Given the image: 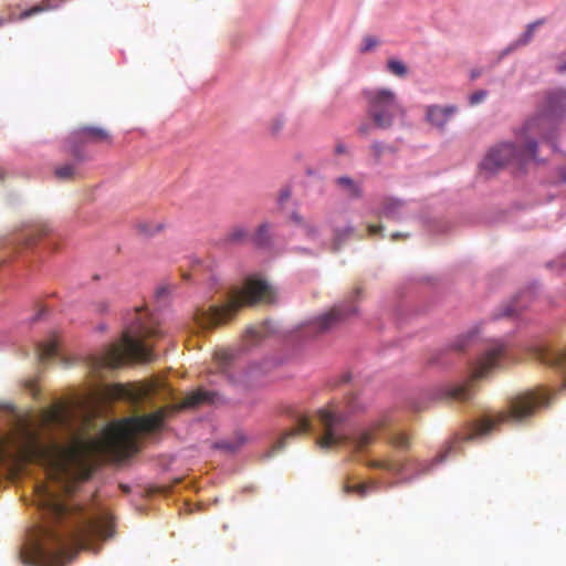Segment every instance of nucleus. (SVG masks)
<instances>
[{
  "mask_svg": "<svg viewBox=\"0 0 566 566\" xmlns=\"http://www.w3.org/2000/svg\"><path fill=\"white\" fill-rule=\"evenodd\" d=\"M164 419V410H158L111 423L97 437H85L74 430L73 411L66 406L55 405L49 409L38 408V432L44 426L70 432L72 441L59 449L60 458L65 467L78 465L93 458L124 459L132 455L137 451V436L159 429ZM36 454L39 463L45 457L39 436Z\"/></svg>",
  "mask_w": 566,
  "mask_h": 566,
  "instance_id": "obj_1",
  "label": "nucleus"
},
{
  "mask_svg": "<svg viewBox=\"0 0 566 566\" xmlns=\"http://www.w3.org/2000/svg\"><path fill=\"white\" fill-rule=\"evenodd\" d=\"M566 114V90L549 92L541 111L528 118L521 129V147L512 143H499L491 147L480 168L488 172H496L507 166L524 169L531 161L539 163L537 156L538 140L553 143L557 124ZM552 148L555 145L552 144Z\"/></svg>",
  "mask_w": 566,
  "mask_h": 566,
  "instance_id": "obj_2",
  "label": "nucleus"
},
{
  "mask_svg": "<svg viewBox=\"0 0 566 566\" xmlns=\"http://www.w3.org/2000/svg\"><path fill=\"white\" fill-rule=\"evenodd\" d=\"M135 315L118 343L109 345L103 354L88 358L87 365L94 376L101 377L105 368H118L127 361L149 363L155 359L146 342L161 338L164 332L144 311L136 310Z\"/></svg>",
  "mask_w": 566,
  "mask_h": 566,
  "instance_id": "obj_3",
  "label": "nucleus"
},
{
  "mask_svg": "<svg viewBox=\"0 0 566 566\" xmlns=\"http://www.w3.org/2000/svg\"><path fill=\"white\" fill-rule=\"evenodd\" d=\"M318 420L324 429V433L316 440L321 449H331L346 443H350L355 451H363L370 446L378 432L390 424L389 415L385 413L373 421L367 429L361 430L354 437L347 434L342 426L347 419V415L338 409L335 403H329L317 412Z\"/></svg>",
  "mask_w": 566,
  "mask_h": 566,
  "instance_id": "obj_4",
  "label": "nucleus"
},
{
  "mask_svg": "<svg viewBox=\"0 0 566 566\" xmlns=\"http://www.w3.org/2000/svg\"><path fill=\"white\" fill-rule=\"evenodd\" d=\"M272 301L273 292L265 281L248 277L242 287L231 290L226 304L197 308L195 321L200 328L211 329L229 321L242 306Z\"/></svg>",
  "mask_w": 566,
  "mask_h": 566,
  "instance_id": "obj_5",
  "label": "nucleus"
},
{
  "mask_svg": "<svg viewBox=\"0 0 566 566\" xmlns=\"http://www.w3.org/2000/svg\"><path fill=\"white\" fill-rule=\"evenodd\" d=\"M101 535V527L94 521L67 533L55 528H43L38 522V566L60 564L75 548L84 547L92 536Z\"/></svg>",
  "mask_w": 566,
  "mask_h": 566,
  "instance_id": "obj_6",
  "label": "nucleus"
},
{
  "mask_svg": "<svg viewBox=\"0 0 566 566\" xmlns=\"http://www.w3.org/2000/svg\"><path fill=\"white\" fill-rule=\"evenodd\" d=\"M549 401V396L541 388L517 395L510 400L507 409L478 420L468 439L486 436L501 423L522 421L533 416L538 408L548 406Z\"/></svg>",
  "mask_w": 566,
  "mask_h": 566,
  "instance_id": "obj_7",
  "label": "nucleus"
},
{
  "mask_svg": "<svg viewBox=\"0 0 566 566\" xmlns=\"http://www.w3.org/2000/svg\"><path fill=\"white\" fill-rule=\"evenodd\" d=\"M8 434L0 432V464L7 460H32L35 457V428L30 417L17 413Z\"/></svg>",
  "mask_w": 566,
  "mask_h": 566,
  "instance_id": "obj_8",
  "label": "nucleus"
},
{
  "mask_svg": "<svg viewBox=\"0 0 566 566\" xmlns=\"http://www.w3.org/2000/svg\"><path fill=\"white\" fill-rule=\"evenodd\" d=\"M504 356V344L496 342L476 359L472 366L471 377L465 382L447 388V397L458 401L470 400L474 394L473 384L488 377L492 370L500 367Z\"/></svg>",
  "mask_w": 566,
  "mask_h": 566,
  "instance_id": "obj_9",
  "label": "nucleus"
},
{
  "mask_svg": "<svg viewBox=\"0 0 566 566\" xmlns=\"http://www.w3.org/2000/svg\"><path fill=\"white\" fill-rule=\"evenodd\" d=\"M365 98L368 105V116L379 129L389 128L395 117L403 112L396 94L390 90L376 88L366 91Z\"/></svg>",
  "mask_w": 566,
  "mask_h": 566,
  "instance_id": "obj_10",
  "label": "nucleus"
},
{
  "mask_svg": "<svg viewBox=\"0 0 566 566\" xmlns=\"http://www.w3.org/2000/svg\"><path fill=\"white\" fill-rule=\"evenodd\" d=\"M112 143L108 130L98 126H82L75 129L70 136L71 154L78 160L83 161L85 156L81 151V147L85 144Z\"/></svg>",
  "mask_w": 566,
  "mask_h": 566,
  "instance_id": "obj_11",
  "label": "nucleus"
},
{
  "mask_svg": "<svg viewBox=\"0 0 566 566\" xmlns=\"http://www.w3.org/2000/svg\"><path fill=\"white\" fill-rule=\"evenodd\" d=\"M357 312L356 306L344 308L343 306H334L329 312L321 315L314 321L306 324V334L317 336L327 333L340 325L347 317Z\"/></svg>",
  "mask_w": 566,
  "mask_h": 566,
  "instance_id": "obj_12",
  "label": "nucleus"
},
{
  "mask_svg": "<svg viewBox=\"0 0 566 566\" xmlns=\"http://www.w3.org/2000/svg\"><path fill=\"white\" fill-rule=\"evenodd\" d=\"M454 105L439 106L429 105L426 107V119L436 128L443 130L450 118L457 113Z\"/></svg>",
  "mask_w": 566,
  "mask_h": 566,
  "instance_id": "obj_13",
  "label": "nucleus"
},
{
  "mask_svg": "<svg viewBox=\"0 0 566 566\" xmlns=\"http://www.w3.org/2000/svg\"><path fill=\"white\" fill-rule=\"evenodd\" d=\"M98 395L105 402L114 400L136 401L138 399V395L134 390L120 384L104 385L101 387Z\"/></svg>",
  "mask_w": 566,
  "mask_h": 566,
  "instance_id": "obj_14",
  "label": "nucleus"
},
{
  "mask_svg": "<svg viewBox=\"0 0 566 566\" xmlns=\"http://www.w3.org/2000/svg\"><path fill=\"white\" fill-rule=\"evenodd\" d=\"M311 430V422L307 418H300L297 424L291 429L285 431L277 441L272 446L271 450L266 454V457H272L274 453L283 450L286 446V442L290 438H294L301 434H305Z\"/></svg>",
  "mask_w": 566,
  "mask_h": 566,
  "instance_id": "obj_15",
  "label": "nucleus"
},
{
  "mask_svg": "<svg viewBox=\"0 0 566 566\" xmlns=\"http://www.w3.org/2000/svg\"><path fill=\"white\" fill-rule=\"evenodd\" d=\"M534 358L541 363L559 368L566 369V349L565 350H552L546 347H537L534 350Z\"/></svg>",
  "mask_w": 566,
  "mask_h": 566,
  "instance_id": "obj_16",
  "label": "nucleus"
},
{
  "mask_svg": "<svg viewBox=\"0 0 566 566\" xmlns=\"http://www.w3.org/2000/svg\"><path fill=\"white\" fill-rule=\"evenodd\" d=\"M20 559L24 565L32 566L35 564V531L33 526L27 531L20 548Z\"/></svg>",
  "mask_w": 566,
  "mask_h": 566,
  "instance_id": "obj_17",
  "label": "nucleus"
},
{
  "mask_svg": "<svg viewBox=\"0 0 566 566\" xmlns=\"http://www.w3.org/2000/svg\"><path fill=\"white\" fill-rule=\"evenodd\" d=\"M335 185L342 193L350 199H358L363 196L361 184L348 176L336 178Z\"/></svg>",
  "mask_w": 566,
  "mask_h": 566,
  "instance_id": "obj_18",
  "label": "nucleus"
},
{
  "mask_svg": "<svg viewBox=\"0 0 566 566\" xmlns=\"http://www.w3.org/2000/svg\"><path fill=\"white\" fill-rule=\"evenodd\" d=\"M214 392L207 390H196L185 397L182 402L179 405L180 409L193 408L206 402H213Z\"/></svg>",
  "mask_w": 566,
  "mask_h": 566,
  "instance_id": "obj_19",
  "label": "nucleus"
},
{
  "mask_svg": "<svg viewBox=\"0 0 566 566\" xmlns=\"http://www.w3.org/2000/svg\"><path fill=\"white\" fill-rule=\"evenodd\" d=\"M59 355V342L56 337H52L46 343L38 342V365L48 363Z\"/></svg>",
  "mask_w": 566,
  "mask_h": 566,
  "instance_id": "obj_20",
  "label": "nucleus"
},
{
  "mask_svg": "<svg viewBox=\"0 0 566 566\" xmlns=\"http://www.w3.org/2000/svg\"><path fill=\"white\" fill-rule=\"evenodd\" d=\"M291 220L303 230L306 239L311 241H317L319 239V228L315 222L304 220V218L296 212L291 214Z\"/></svg>",
  "mask_w": 566,
  "mask_h": 566,
  "instance_id": "obj_21",
  "label": "nucleus"
},
{
  "mask_svg": "<svg viewBox=\"0 0 566 566\" xmlns=\"http://www.w3.org/2000/svg\"><path fill=\"white\" fill-rule=\"evenodd\" d=\"M403 203L395 198H386L381 203L380 214L388 219L398 220L401 217Z\"/></svg>",
  "mask_w": 566,
  "mask_h": 566,
  "instance_id": "obj_22",
  "label": "nucleus"
},
{
  "mask_svg": "<svg viewBox=\"0 0 566 566\" xmlns=\"http://www.w3.org/2000/svg\"><path fill=\"white\" fill-rule=\"evenodd\" d=\"M273 224L264 221L262 222L254 231L251 237V241L258 247H266L271 242V233H272Z\"/></svg>",
  "mask_w": 566,
  "mask_h": 566,
  "instance_id": "obj_23",
  "label": "nucleus"
},
{
  "mask_svg": "<svg viewBox=\"0 0 566 566\" xmlns=\"http://www.w3.org/2000/svg\"><path fill=\"white\" fill-rule=\"evenodd\" d=\"M252 234L244 226H234L226 234V241L231 244H241L251 240Z\"/></svg>",
  "mask_w": 566,
  "mask_h": 566,
  "instance_id": "obj_24",
  "label": "nucleus"
},
{
  "mask_svg": "<svg viewBox=\"0 0 566 566\" xmlns=\"http://www.w3.org/2000/svg\"><path fill=\"white\" fill-rule=\"evenodd\" d=\"M366 465L370 469L384 470L392 473H400L403 470V464L392 459L370 460Z\"/></svg>",
  "mask_w": 566,
  "mask_h": 566,
  "instance_id": "obj_25",
  "label": "nucleus"
},
{
  "mask_svg": "<svg viewBox=\"0 0 566 566\" xmlns=\"http://www.w3.org/2000/svg\"><path fill=\"white\" fill-rule=\"evenodd\" d=\"M543 23H544L543 19L530 23L526 27L525 32L523 34H521V36L518 39H516V41L511 45V49H516L518 46H524V45L528 44L531 42V40L533 39L535 30Z\"/></svg>",
  "mask_w": 566,
  "mask_h": 566,
  "instance_id": "obj_26",
  "label": "nucleus"
},
{
  "mask_svg": "<svg viewBox=\"0 0 566 566\" xmlns=\"http://www.w3.org/2000/svg\"><path fill=\"white\" fill-rule=\"evenodd\" d=\"M76 174V166L73 164L61 165L54 169V176L60 181H71L75 179Z\"/></svg>",
  "mask_w": 566,
  "mask_h": 566,
  "instance_id": "obj_27",
  "label": "nucleus"
},
{
  "mask_svg": "<svg viewBox=\"0 0 566 566\" xmlns=\"http://www.w3.org/2000/svg\"><path fill=\"white\" fill-rule=\"evenodd\" d=\"M389 443L398 450H408L411 446V439L408 433L397 431L390 434Z\"/></svg>",
  "mask_w": 566,
  "mask_h": 566,
  "instance_id": "obj_28",
  "label": "nucleus"
},
{
  "mask_svg": "<svg viewBox=\"0 0 566 566\" xmlns=\"http://www.w3.org/2000/svg\"><path fill=\"white\" fill-rule=\"evenodd\" d=\"M354 234V228L353 227H345L342 229H335L333 234V243L332 249L333 251H337L340 245L352 235Z\"/></svg>",
  "mask_w": 566,
  "mask_h": 566,
  "instance_id": "obj_29",
  "label": "nucleus"
},
{
  "mask_svg": "<svg viewBox=\"0 0 566 566\" xmlns=\"http://www.w3.org/2000/svg\"><path fill=\"white\" fill-rule=\"evenodd\" d=\"M387 69L390 73L400 77L407 74L406 65L401 61L396 59H391L388 61Z\"/></svg>",
  "mask_w": 566,
  "mask_h": 566,
  "instance_id": "obj_30",
  "label": "nucleus"
},
{
  "mask_svg": "<svg viewBox=\"0 0 566 566\" xmlns=\"http://www.w3.org/2000/svg\"><path fill=\"white\" fill-rule=\"evenodd\" d=\"M285 119L282 116H276L271 119L269 129L272 135H277L284 127Z\"/></svg>",
  "mask_w": 566,
  "mask_h": 566,
  "instance_id": "obj_31",
  "label": "nucleus"
},
{
  "mask_svg": "<svg viewBox=\"0 0 566 566\" xmlns=\"http://www.w3.org/2000/svg\"><path fill=\"white\" fill-rule=\"evenodd\" d=\"M375 164H378L384 153V146L379 142H374L369 147Z\"/></svg>",
  "mask_w": 566,
  "mask_h": 566,
  "instance_id": "obj_32",
  "label": "nucleus"
},
{
  "mask_svg": "<svg viewBox=\"0 0 566 566\" xmlns=\"http://www.w3.org/2000/svg\"><path fill=\"white\" fill-rule=\"evenodd\" d=\"M367 489H368V485L366 483H360V484H357V485H354V486H350V485H345L344 486V491L346 493L355 492L360 497H364L367 494Z\"/></svg>",
  "mask_w": 566,
  "mask_h": 566,
  "instance_id": "obj_33",
  "label": "nucleus"
},
{
  "mask_svg": "<svg viewBox=\"0 0 566 566\" xmlns=\"http://www.w3.org/2000/svg\"><path fill=\"white\" fill-rule=\"evenodd\" d=\"M60 2L61 0H43L40 4H38L36 11L39 13L41 11L55 9L59 7Z\"/></svg>",
  "mask_w": 566,
  "mask_h": 566,
  "instance_id": "obj_34",
  "label": "nucleus"
},
{
  "mask_svg": "<svg viewBox=\"0 0 566 566\" xmlns=\"http://www.w3.org/2000/svg\"><path fill=\"white\" fill-rule=\"evenodd\" d=\"M488 92L480 90L470 95V104L476 105L485 99Z\"/></svg>",
  "mask_w": 566,
  "mask_h": 566,
  "instance_id": "obj_35",
  "label": "nucleus"
},
{
  "mask_svg": "<svg viewBox=\"0 0 566 566\" xmlns=\"http://www.w3.org/2000/svg\"><path fill=\"white\" fill-rule=\"evenodd\" d=\"M374 128H378V127L375 125L374 120L371 119V123H368V122H366V123H361V124L358 126V129H357V130H358V133H359L361 136H367V135H369V134L371 133V130H373Z\"/></svg>",
  "mask_w": 566,
  "mask_h": 566,
  "instance_id": "obj_36",
  "label": "nucleus"
},
{
  "mask_svg": "<svg viewBox=\"0 0 566 566\" xmlns=\"http://www.w3.org/2000/svg\"><path fill=\"white\" fill-rule=\"evenodd\" d=\"M237 444L235 446H232L230 443H226V444H222L223 448L230 450V451H235L238 448H240L241 446H243L248 439L247 437L243 434V433H238L237 434Z\"/></svg>",
  "mask_w": 566,
  "mask_h": 566,
  "instance_id": "obj_37",
  "label": "nucleus"
},
{
  "mask_svg": "<svg viewBox=\"0 0 566 566\" xmlns=\"http://www.w3.org/2000/svg\"><path fill=\"white\" fill-rule=\"evenodd\" d=\"M471 339V335H463L460 336L453 344L454 349L457 350H463L467 346L469 340Z\"/></svg>",
  "mask_w": 566,
  "mask_h": 566,
  "instance_id": "obj_38",
  "label": "nucleus"
},
{
  "mask_svg": "<svg viewBox=\"0 0 566 566\" xmlns=\"http://www.w3.org/2000/svg\"><path fill=\"white\" fill-rule=\"evenodd\" d=\"M51 230L52 229L49 223L38 220V230H36L38 239L40 237L48 235L51 232Z\"/></svg>",
  "mask_w": 566,
  "mask_h": 566,
  "instance_id": "obj_39",
  "label": "nucleus"
},
{
  "mask_svg": "<svg viewBox=\"0 0 566 566\" xmlns=\"http://www.w3.org/2000/svg\"><path fill=\"white\" fill-rule=\"evenodd\" d=\"M377 45V40L373 36H366L364 39V45L361 48V52H368L373 50Z\"/></svg>",
  "mask_w": 566,
  "mask_h": 566,
  "instance_id": "obj_40",
  "label": "nucleus"
},
{
  "mask_svg": "<svg viewBox=\"0 0 566 566\" xmlns=\"http://www.w3.org/2000/svg\"><path fill=\"white\" fill-rule=\"evenodd\" d=\"M291 197V192L289 189H283L280 191L277 197V202L280 206H282L285 201H287Z\"/></svg>",
  "mask_w": 566,
  "mask_h": 566,
  "instance_id": "obj_41",
  "label": "nucleus"
},
{
  "mask_svg": "<svg viewBox=\"0 0 566 566\" xmlns=\"http://www.w3.org/2000/svg\"><path fill=\"white\" fill-rule=\"evenodd\" d=\"M334 153L336 155H345L347 154V146L343 142H337L335 145Z\"/></svg>",
  "mask_w": 566,
  "mask_h": 566,
  "instance_id": "obj_42",
  "label": "nucleus"
},
{
  "mask_svg": "<svg viewBox=\"0 0 566 566\" xmlns=\"http://www.w3.org/2000/svg\"><path fill=\"white\" fill-rule=\"evenodd\" d=\"M367 230H368V234L370 237H374V235H377L379 234L381 231H382V226H374V224H369L367 227Z\"/></svg>",
  "mask_w": 566,
  "mask_h": 566,
  "instance_id": "obj_43",
  "label": "nucleus"
},
{
  "mask_svg": "<svg viewBox=\"0 0 566 566\" xmlns=\"http://www.w3.org/2000/svg\"><path fill=\"white\" fill-rule=\"evenodd\" d=\"M169 293H170V287L168 285H165V286H160L157 289L156 296L158 298H160V297L168 295Z\"/></svg>",
  "mask_w": 566,
  "mask_h": 566,
  "instance_id": "obj_44",
  "label": "nucleus"
},
{
  "mask_svg": "<svg viewBox=\"0 0 566 566\" xmlns=\"http://www.w3.org/2000/svg\"><path fill=\"white\" fill-rule=\"evenodd\" d=\"M518 310H520V308H518L515 304H511V305L506 308V311H505V314H504V315H506V316L515 315V314H517Z\"/></svg>",
  "mask_w": 566,
  "mask_h": 566,
  "instance_id": "obj_45",
  "label": "nucleus"
},
{
  "mask_svg": "<svg viewBox=\"0 0 566 566\" xmlns=\"http://www.w3.org/2000/svg\"><path fill=\"white\" fill-rule=\"evenodd\" d=\"M400 238H408V234L407 233H401V232H395L391 234V240L392 241H396Z\"/></svg>",
  "mask_w": 566,
  "mask_h": 566,
  "instance_id": "obj_46",
  "label": "nucleus"
},
{
  "mask_svg": "<svg viewBox=\"0 0 566 566\" xmlns=\"http://www.w3.org/2000/svg\"><path fill=\"white\" fill-rule=\"evenodd\" d=\"M34 12H35V7L31 8V9H30V10H28V11H24V12L21 14V18L30 17V15H32Z\"/></svg>",
  "mask_w": 566,
  "mask_h": 566,
  "instance_id": "obj_47",
  "label": "nucleus"
},
{
  "mask_svg": "<svg viewBox=\"0 0 566 566\" xmlns=\"http://www.w3.org/2000/svg\"><path fill=\"white\" fill-rule=\"evenodd\" d=\"M107 308H108V305H107L106 302H102V303L98 304V311L99 312H106Z\"/></svg>",
  "mask_w": 566,
  "mask_h": 566,
  "instance_id": "obj_48",
  "label": "nucleus"
},
{
  "mask_svg": "<svg viewBox=\"0 0 566 566\" xmlns=\"http://www.w3.org/2000/svg\"><path fill=\"white\" fill-rule=\"evenodd\" d=\"M348 409H349V412H355L357 410V407L352 405V401L348 402Z\"/></svg>",
  "mask_w": 566,
  "mask_h": 566,
  "instance_id": "obj_49",
  "label": "nucleus"
},
{
  "mask_svg": "<svg viewBox=\"0 0 566 566\" xmlns=\"http://www.w3.org/2000/svg\"><path fill=\"white\" fill-rule=\"evenodd\" d=\"M42 314H43V310L40 306V304L38 303V313H36L38 319L42 316Z\"/></svg>",
  "mask_w": 566,
  "mask_h": 566,
  "instance_id": "obj_50",
  "label": "nucleus"
},
{
  "mask_svg": "<svg viewBox=\"0 0 566 566\" xmlns=\"http://www.w3.org/2000/svg\"><path fill=\"white\" fill-rule=\"evenodd\" d=\"M36 490H38V496H39L43 492V485L40 482H38Z\"/></svg>",
  "mask_w": 566,
  "mask_h": 566,
  "instance_id": "obj_51",
  "label": "nucleus"
},
{
  "mask_svg": "<svg viewBox=\"0 0 566 566\" xmlns=\"http://www.w3.org/2000/svg\"><path fill=\"white\" fill-rule=\"evenodd\" d=\"M560 179L566 182V169L560 171Z\"/></svg>",
  "mask_w": 566,
  "mask_h": 566,
  "instance_id": "obj_52",
  "label": "nucleus"
},
{
  "mask_svg": "<svg viewBox=\"0 0 566 566\" xmlns=\"http://www.w3.org/2000/svg\"><path fill=\"white\" fill-rule=\"evenodd\" d=\"M354 292H355V295L358 296L361 293V290L359 287H356Z\"/></svg>",
  "mask_w": 566,
  "mask_h": 566,
  "instance_id": "obj_53",
  "label": "nucleus"
},
{
  "mask_svg": "<svg viewBox=\"0 0 566 566\" xmlns=\"http://www.w3.org/2000/svg\"><path fill=\"white\" fill-rule=\"evenodd\" d=\"M4 175H6V174H4V171H3V170H1V171H0V180H3V179H4Z\"/></svg>",
  "mask_w": 566,
  "mask_h": 566,
  "instance_id": "obj_54",
  "label": "nucleus"
},
{
  "mask_svg": "<svg viewBox=\"0 0 566 566\" xmlns=\"http://www.w3.org/2000/svg\"><path fill=\"white\" fill-rule=\"evenodd\" d=\"M444 458H446V454H441V455L439 457L438 461H439V462H442V461L444 460Z\"/></svg>",
  "mask_w": 566,
  "mask_h": 566,
  "instance_id": "obj_55",
  "label": "nucleus"
},
{
  "mask_svg": "<svg viewBox=\"0 0 566 566\" xmlns=\"http://www.w3.org/2000/svg\"><path fill=\"white\" fill-rule=\"evenodd\" d=\"M57 513H59V514H63V507H60V506H59V507H57Z\"/></svg>",
  "mask_w": 566,
  "mask_h": 566,
  "instance_id": "obj_56",
  "label": "nucleus"
},
{
  "mask_svg": "<svg viewBox=\"0 0 566 566\" xmlns=\"http://www.w3.org/2000/svg\"><path fill=\"white\" fill-rule=\"evenodd\" d=\"M36 507H38V511H39V510H40V507H41V502H40V500H39V499H38Z\"/></svg>",
  "mask_w": 566,
  "mask_h": 566,
  "instance_id": "obj_57",
  "label": "nucleus"
},
{
  "mask_svg": "<svg viewBox=\"0 0 566 566\" xmlns=\"http://www.w3.org/2000/svg\"><path fill=\"white\" fill-rule=\"evenodd\" d=\"M30 391H31L32 395H34V388L31 387Z\"/></svg>",
  "mask_w": 566,
  "mask_h": 566,
  "instance_id": "obj_58",
  "label": "nucleus"
},
{
  "mask_svg": "<svg viewBox=\"0 0 566 566\" xmlns=\"http://www.w3.org/2000/svg\"><path fill=\"white\" fill-rule=\"evenodd\" d=\"M32 492H35V484H32Z\"/></svg>",
  "mask_w": 566,
  "mask_h": 566,
  "instance_id": "obj_59",
  "label": "nucleus"
},
{
  "mask_svg": "<svg viewBox=\"0 0 566 566\" xmlns=\"http://www.w3.org/2000/svg\"><path fill=\"white\" fill-rule=\"evenodd\" d=\"M560 71H562V72L566 71V65H565V66H563V67H560Z\"/></svg>",
  "mask_w": 566,
  "mask_h": 566,
  "instance_id": "obj_60",
  "label": "nucleus"
},
{
  "mask_svg": "<svg viewBox=\"0 0 566 566\" xmlns=\"http://www.w3.org/2000/svg\"><path fill=\"white\" fill-rule=\"evenodd\" d=\"M478 73H472V78L476 77Z\"/></svg>",
  "mask_w": 566,
  "mask_h": 566,
  "instance_id": "obj_61",
  "label": "nucleus"
},
{
  "mask_svg": "<svg viewBox=\"0 0 566 566\" xmlns=\"http://www.w3.org/2000/svg\"><path fill=\"white\" fill-rule=\"evenodd\" d=\"M2 24V20H0V25Z\"/></svg>",
  "mask_w": 566,
  "mask_h": 566,
  "instance_id": "obj_62",
  "label": "nucleus"
}]
</instances>
